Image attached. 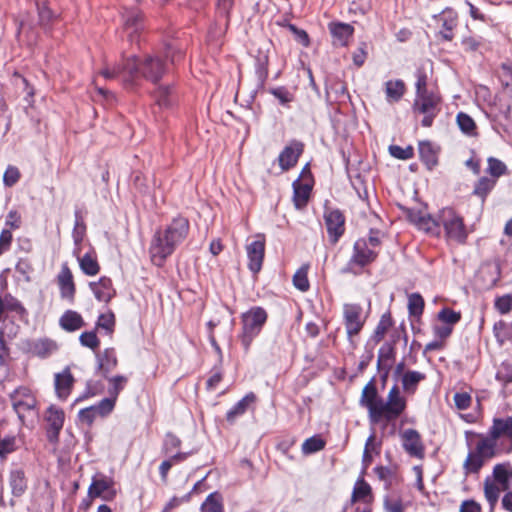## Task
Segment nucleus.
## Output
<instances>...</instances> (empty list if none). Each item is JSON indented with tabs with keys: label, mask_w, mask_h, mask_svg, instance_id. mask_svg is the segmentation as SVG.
Wrapping results in <instances>:
<instances>
[{
	"label": "nucleus",
	"mask_w": 512,
	"mask_h": 512,
	"mask_svg": "<svg viewBox=\"0 0 512 512\" xmlns=\"http://www.w3.org/2000/svg\"><path fill=\"white\" fill-rule=\"evenodd\" d=\"M404 214L410 223L429 236L440 237L441 227H443L447 240L459 244L466 242L468 232L464 224V219L451 207L441 209L438 212L437 218L432 217L423 210L411 208H405Z\"/></svg>",
	"instance_id": "f257e3e1"
},
{
	"label": "nucleus",
	"mask_w": 512,
	"mask_h": 512,
	"mask_svg": "<svg viewBox=\"0 0 512 512\" xmlns=\"http://www.w3.org/2000/svg\"><path fill=\"white\" fill-rule=\"evenodd\" d=\"M166 70L165 62L158 55H146L142 59L132 56L123 58L121 64L103 68L100 75L105 79L122 76L125 84H131L139 77L157 83L166 73Z\"/></svg>",
	"instance_id": "f03ea898"
},
{
	"label": "nucleus",
	"mask_w": 512,
	"mask_h": 512,
	"mask_svg": "<svg viewBox=\"0 0 512 512\" xmlns=\"http://www.w3.org/2000/svg\"><path fill=\"white\" fill-rule=\"evenodd\" d=\"M189 232V221L185 217H175L163 230L155 232L151 245V260L157 266H162L168 256L184 241Z\"/></svg>",
	"instance_id": "7ed1b4c3"
},
{
	"label": "nucleus",
	"mask_w": 512,
	"mask_h": 512,
	"mask_svg": "<svg viewBox=\"0 0 512 512\" xmlns=\"http://www.w3.org/2000/svg\"><path fill=\"white\" fill-rule=\"evenodd\" d=\"M466 435H473L478 438L473 451L469 452L464 462V469L466 473H478L484 465L485 461L493 458L499 451L497 442L492 439L491 435L487 433L478 434L467 432Z\"/></svg>",
	"instance_id": "20e7f679"
},
{
	"label": "nucleus",
	"mask_w": 512,
	"mask_h": 512,
	"mask_svg": "<svg viewBox=\"0 0 512 512\" xmlns=\"http://www.w3.org/2000/svg\"><path fill=\"white\" fill-rule=\"evenodd\" d=\"M407 401L401 394L397 385H394L388 392L386 399L382 397L378 401L377 408L371 418V422L378 423L385 421L387 423L398 419L406 410Z\"/></svg>",
	"instance_id": "39448f33"
},
{
	"label": "nucleus",
	"mask_w": 512,
	"mask_h": 512,
	"mask_svg": "<svg viewBox=\"0 0 512 512\" xmlns=\"http://www.w3.org/2000/svg\"><path fill=\"white\" fill-rule=\"evenodd\" d=\"M242 333L240 335L241 343L246 351L249 350L253 340L259 335L268 315L262 307H252L242 314Z\"/></svg>",
	"instance_id": "423d86ee"
},
{
	"label": "nucleus",
	"mask_w": 512,
	"mask_h": 512,
	"mask_svg": "<svg viewBox=\"0 0 512 512\" xmlns=\"http://www.w3.org/2000/svg\"><path fill=\"white\" fill-rule=\"evenodd\" d=\"M441 97L437 91L415 95L412 110L415 114H422L423 127H431L435 117L440 112Z\"/></svg>",
	"instance_id": "0eeeda50"
},
{
	"label": "nucleus",
	"mask_w": 512,
	"mask_h": 512,
	"mask_svg": "<svg viewBox=\"0 0 512 512\" xmlns=\"http://www.w3.org/2000/svg\"><path fill=\"white\" fill-rule=\"evenodd\" d=\"M488 433L497 442L500 452H512V416L493 418Z\"/></svg>",
	"instance_id": "6e6552de"
},
{
	"label": "nucleus",
	"mask_w": 512,
	"mask_h": 512,
	"mask_svg": "<svg viewBox=\"0 0 512 512\" xmlns=\"http://www.w3.org/2000/svg\"><path fill=\"white\" fill-rule=\"evenodd\" d=\"M88 494L104 501H113L117 495L114 479L103 473H96L92 477Z\"/></svg>",
	"instance_id": "1a4fd4ad"
},
{
	"label": "nucleus",
	"mask_w": 512,
	"mask_h": 512,
	"mask_svg": "<svg viewBox=\"0 0 512 512\" xmlns=\"http://www.w3.org/2000/svg\"><path fill=\"white\" fill-rule=\"evenodd\" d=\"M13 409L18 417L23 421L26 412L34 410L37 400L28 387L21 386L10 394Z\"/></svg>",
	"instance_id": "9d476101"
},
{
	"label": "nucleus",
	"mask_w": 512,
	"mask_h": 512,
	"mask_svg": "<svg viewBox=\"0 0 512 512\" xmlns=\"http://www.w3.org/2000/svg\"><path fill=\"white\" fill-rule=\"evenodd\" d=\"M362 307L358 304H345L343 308L344 324L349 341L353 342V337L358 335L364 326L365 320L362 319Z\"/></svg>",
	"instance_id": "9b49d317"
},
{
	"label": "nucleus",
	"mask_w": 512,
	"mask_h": 512,
	"mask_svg": "<svg viewBox=\"0 0 512 512\" xmlns=\"http://www.w3.org/2000/svg\"><path fill=\"white\" fill-rule=\"evenodd\" d=\"M404 451L413 458L424 459L425 445L420 433L412 428L405 429L400 433Z\"/></svg>",
	"instance_id": "f8f14e48"
},
{
	"label": "nucleus",
	"mask_w": 512,
	"mask_h": 512,
	"mask_svg": "<svg viewBox=\"0 0 512 512\" xmlns=\"http://www.w3.org/2000/svg\"><path fill=\"white\" fill-rule=\"evenodd\" d=\"M44 419L48 424L47 438L50 442H57L60 431L64 425V411L54 405L47 408Z\"/></svg>",
	"instance_id": "ddd939ff"
},
{
	"label": "nucleus",
	"mask_w": 512,
	"mask_h": 512,
	"mask_svg": "<svg viewBox=\"0 0 512 512\" xmlns=\"http://www.w3.org/2000/svg\"><path fill=\"white\" fill-rule=\"evenodd\" d=\"M248 256V268L253 274H257L263 264L265 255V239L263 236H258V239L252 241L246 246Z\"/></svg>",
	"instance_id": "4468645a"
},
{
	"label": "nucleus",
	"mask_w": 512,
	"mask_h": 512,
	"mask_svg": "<svg viewBox=\"0 0 512 512\" xmlns=\"http://www.w3.org/2000/svg\"><path fill=\"white\" fill-rule=\"evenodd\" d=\"M378 253L372 248L368 247L365 239H359L354 244L353 255L349 261V267L353 265L364 267L375 261Z\"/></svg>",
	"instance_id": "2eb2a0df"
},
{
	"label": "nucleus",
	"mask_w": 512,
	"mask_h": 512,
	"mask_svg": "<svg viewBox=\"0 0 512 512\" xmlns=\"http://www.w3.org/2000/svg\"><path fill=\"white\" fill-rule=\"evenodd\" d=\"M57 284L60 290V296L69 304L75 301L76 286L70 268L64 264L57 275Z\"/></svg>",
	"instance_id": "dca6fc26"
},
{
	"label": "nucleus",
	"mask_w": 512,
	"mask_h": 512,
	"mask_svg": "<svg viewBox=\"0 0 512 512\" xmlns=\"http://www.w3.org/2000/svg\"><path fill=\"white\" fill-rule=\"evenodd\" d=\"M324 218L331 242L336 243L344 233L345 218L339 210L327 211Z\"/></svg>",
	"instance_id": "f3484780"
},
{
	"label": "nucleus",
	"mask_w": 512,
	"mask_h": 512,
	"mask_svg": "<svg viewBox=\"0 0 512 512\" xmlns=\"http://www.w3.org/2000/svg\"><path fill=\"white\" fill-rule=\"evenodd\" d=\"M144 30L143 14L140 11H128L124 15V31L131 42L138 41Z\"/></svg>",
	"instance_id": "a211bd4d"
},
{
	"label": "nucleus",
	"mask_w": 512,
	"mask_h": 512,
	"mask_svg": "<svg viewBox=\"0 0 512 512\" xmlns=\"http://www.w3.org/2000/svg\"><path fill=\"white\" fill-rule=\"evenodd\" d=\"M59 346L49 338L33 339L27 342V350L33 356L45 359L56 353Z\"/></svg>",
	"instance_id": "6ab92c4d"
},
{
	"label": "nucleus",
	"mask_w": 512,
	"mask_h": 512,
	"mask_svg": "<svg viewBox=\"0 0 512 512\" xmlns=\"http://www.w3.org/2000/svg\"><path fill=\"white\" fill-rule=\"evenodd\" d=\"M303 152V144L293 141L287 145L278 157L279 165L283 171H287L296 165Z\"/></svg>",
	"instance_id": "aec40b11"
},
{
	"label": "nucleus",
	"mask_w": 512,
	"mask_h": 512,
	"mask_svg": "<svg viewBox=\"0 0 512 512\" xmlns=\"http://www.w3.org/2000/svg\"><path fill=\"white\" fill-rule=\"evenodd\" d=\"M271 43L264 41L255 56V73L260 85H264L268 77L269 52Z\"/></svg>",
	"instance_id": "412c9836"
},
{
	"label": "nucleus",
	"mask_w": 512,
	"mask_h": 512,
	"mask_svg": "<svg viewBox=\"0 0 512 512\" xmlns=\"http://www.w3.org/2000/svg\"><path fill=\"white\" fill-rule=\"evenodd\" d=\"M74 384V377L68 367L61 373L55 374L54 386L59 399L66 400L71 393Z\"/></svg>",
	"instance_id": "4be33fe9"
},
{
	"label": "nucleus",
	"mask_w": 512,
	"mask_h": 512,
	"mask_svg": "<svg viewBox=\"0 0 512 512\" xmlns=\"http://www.w3.org/2000/svg\"><path fill=\"white\" fill-rule=\"evenodd\" d=\"M329 31L335 45L346 46L353 36L354 27L347 23L331 22L329 24Z\"/></svg>",
	"instance_id": "5701e85b"
},
{
	"label": "nucleus",
	"mask_w": 512,
	"mask_h": 512,
	"mask_svg": "<svg viewBox=\"0 0 512 512\" xmlns=\"http://www.w3.org/2000/svg\"><path fill=\"white\" fill-rule=\"evenodd\" d=\"M89 286L100 302L108 303L115 295L112 281L108 277H101L98 282H90Z\"/></svg>",
	"instance_id": "b1692460"
},
{
	"label": "nucleus",
	"mask_w": 512,
	"mask_h": 512,
	"mask_svg": "<svg viewBox=\"0 0 512 512\" xmlns=\"http://www.w3.org/2000/svg\"><path fill=\"white\" fill-rule=\"evenodd\" d=\"M380 398L381 397L378 395L376 386L373 384V382L370 381L367 383L362 390L360 404L367 408L370 419L372 418L377 408Z\"/></svg>",
	"instance_id": "393cba45"
},
{
	"label": "nucleus",
	"mask_w": 512,
	"mask_h": 512,
	"mask_svg": "<svg viewBox=\"0 0 512 512\" xmlns=\"http://www.w3.org/2000/svg\"><path fill=\"white\" fill-rule=\"evenodd\" d=\"M60 327L67 332H74L85 326L83 317L74 310H67L59 319Z\"/></svg>",
	"instance_id": "a878e982"
},
{
	"label": "nucleus",
	"mask_w": 512,
	"mask_h": 512,
	"mask_svg": "<svg viewBox=\"0 0 512 512\" xmlns=\"http://www.w3.org/2000/svg\"><path fill=\"white\" fill-rule=\"evenodd\" d=\"M256 400L254 393L250 392L245 395L240 401H238L226 414V420L230 424H234L236 419L242 416L249 406Z\"/></svg>",
	"instance_id": "bb28decb"
},
{
	"label": "nucleus",
	"mask_w": 512,
	"mask_h": 512,
	"mask_svg": "<svg viewBox=\"0 0 512 512\" xmlns=\"http://www.w3.org/2000/svg\"><path fill=\"white\" fill-rule=\"evenodd\" d=\"M9 485L11 487L12 495L21 497L27 490V479L22 469H13L9 475Z\"/></svg>",
	"instance_id": "cd10ccee"
},
{
	"label": "nucleus",
	"mask_w": 512,
	"mask_h": 512,
	"mask_svg": "<svg viewBox=\"0 0 512 512\" xmlns=\"http://www.w3.org/2000/svg\"><path fill=\"white\" fill-rule=\"evenodd\" d=\"M156 103L161 108L171 107L176 102V93L172 85H161L154 92Z\"/></svg>",
	"instance_id": "c85d7f7f"
},
{
	"label": "nucleus",
	"mask_w": 512,
	"mask_h": 512,
	"mask_svg": "<svg viewBox=\"0 0 512 512\" xmlns=\"http://www.w3.org/2000/svg\"><path fill=\"white\" fill-rule=\"evenodd\" d=\"M293 201L296 208L301 209L307 205L310 197L312 186L308 183H303L299 179L293 183Z\"/></svg>",
	"instance_id": "c756f323"
},
{
	"label": "nucleus",
	"mask_w": 512,
	"mask_h": 512,
	"mask_svg": "<svg viewBox=\"0 0 512 512\" xmlns=\"http://www.w3.org/2000/svg\"><path fill=\"white\" fill-rule=\"evenodd\" d=\"M363 501L365 504L373 502V495L371 486L363 479L357 481L351 496V503Z\"/></svg>",
	"instance_id": "7c9ffc66"
},
{
	"label": "nucleus",
	"mask_w": 512,
	"mask_h": 512,
	"mask_svg": "<svg viewBox=\"0 0 512 512\" xmlns=\"http://www.w3.org/2000/svg\"><path fill=\"white\" fill-rule=\"evenodd\" d=\"M439 21L442 23L440 34L443 39L450 41L453 39V30L457 26V16L452 11L443 12L440 15Z\"/></svg>",
	"instance_id": "2f4dec72"
},
{
	"label": "nucleus",
	"mask_w": 512,
	"mask_h": 512,
	"mask_svg": "<svg viewBox=\"0 0 512 512\" xmlns=\"http://www.w3.org/2000/svg\"><path fill=\"white\" fill-rule=\"evenodd\" d=\"M426 379V375L419 371H407L402 376V386L406 393L413 394L418 384Z\"/></svg>",
	"instance_id": "473e14b6"
},
{
	"label": "nucleus",
	"mask_w": 512,
	"mask_h": 512,
	"mask_svg": "<svg viewBox=\"0 0 512 512\" xmlns=\"http://www.w3.org/2000/svg\"><path fill=\"white\" fill-rule=\"evenodd\" d=\"M406 90L402 80H389L385 83V93L389 102H398Z\"/></svg>",
	"instance_id": "72a5a7b5"
},
{
	"label": "nucleus",
	"mask_w": 512,
	"mask_h": 512,
	"mask_svg": "<svg viewBox=\"0 0 512 512\" xmlns=\"http://www.w3.org/2000/svg\"><path fill=\"white\" fill-rule=\"evenodd\" d=\"M38 13V24L46 28L56 18L55 12L51 10L46 0H38L35 3Z\"/></svg>",
	"instance_id": "f704fd0d"
},
{
	"label": "nucleus",
	"mask_w": 512,
	"mask_h": 512,
	"mask_svg": "<svg viewBox=\"0 0 512 512\" xmlns=\"http://www.w3.org/2000/svg\"><path fill=\"white\" fill-rule=\"evenodd\" d=\"M493 476L496 484L506 490L512 476V469L509 464H497L493 469Z\"/></svg>",
	"instance_id": "c9c22d12"
},
{
	"label": "nucleus",
	"mask_w": 512,
	"mask_h": 512,
	"mask_svg": "<svg viewBox=\"0 0 512 512\" xmlns=\"http://www.w3.org/2000/svg\"><path fill=\"white\" fill-rule=\"evenodd\" d=\"M419 155L428 169H432L437 164V154L430 142H420Z\"/></svg>",
	"instance_id": "e433bc0d"
},
{
	"label": "nucleus",
	"mask_w": 512,
	"mask_h": 512,
	"mask_svg": "<svg viewBox=\"0 0 512 512\" xmlns=\"http://www.w3.org/2000/svg\"><path fill=\"white\" fill-rule=\"evenodd\" d=\"M392 325L393 320L391 314L389 312L384 313L381 316L380 321L378 322L375 328L374 334L372 336L373 341L375 343L381 342L384 339L387 331L392 327Z\"/></svg>",
	"instance_id": "4c0bfd02"
},
{
	"label": "nucleus",
	"mask_w": 512,
	"mask_h": 512,
	"mask_svg": "<svg viewBox=\"0 0 512 512\" xmlns=\"http://www.w3.org/2000/svg\"><path fill=\"white\" fill-rule=\"evenodd\" d=\"M80 268L84 274L88 276H95L100 271V266L95 256L86 253L79 259Z\"/></svg>",
	"instance_id": "58836bf2"
},
{
	"label": "nucleus",
	"mask_w": 512,
	"mask_h": 512,
	"mask_svg": "<svg viewBox=\"0 0 512 512\" xmlns=\"http://www.w3.org/2000/svg\"><path fill=\"white\" fill-rule=\"evenodd\" d=\"M310 266L309 264H303L294 274L293 276V284L294 286L302 291L306 292L310 288L309 280H308V270Z\"/></svg>",
	"instance_id": "ea45409f"
},
{
	"label": "nucleus",
	"mask_w": 512,
	"mask_h": 512,
	"mask_svg": "<svg viewBox=\"0 0 512 512\" xmlns=\"http://www.w3.org/2000/svg\"><path fill=\"white\" fill-rule=\"evenodd\" d=\"M456 120H457V124H458L460 130L463 133H465V134H467L469 136H476L477 135L476 123L473 120V118L470 117L468 114H466L464 112H460V113L457 114Z\"/></svg>",
	"instance_id": "a19ab883"
},
{
	"label": "nucleus",
	"mask_w": 512,
	"mask_h": 512,
	"mask_svg": "<svg viewBox=\"0 0 512 512\" xmlns=\"http://www.w3.org/2000/svg\"><path fill=\"white\" fill-rule=\"evenodd\" d=\"M501 490H503L501 486H498L495 482H491L488 479L484 482V495L491 510L497 504Z\"/></svg>",
	"instance_id": "79ce46f5"
},
{
	"label": "nucleus",
	"mask_w": 512,
	"mask_h": 512,
	"mask_svg": "<svg viewBox=\"0 0 512 512\" xmlns=\"http://www.w3.org/2000/svg\"><path fill=\"white\" fill-rule=\"evenodd\" d=\"M202 512H224L222 497L218 493L210 494L201 505Z\"/></svg>",
	"instance_id": "37998d69"
},
{
	"label": "nucleus",
	"mask_w": 512,
	"mask_h": 512,
	"mask_svg": "<svg viewBox=\"0 0 512 512\" xmlns=\"http://www.w3.org/2000/svg\"><path fill=\"white\" fill-rule=\"evenodd\" d=\"M19 448L16 436L9 435L0 439V458L5 459L7 455L15 452Z\"/></svg>",
	"instance_id": "c03bdc74"
},
{
	"label": "nucleus",
	"mask_w": 512,
	"mask_h": 512,
	"mask_svg": "<svg viewBox=\"0 0 512 512\" xmlns=\"http://www.w3.org/2000/svg\"><path fill=\"white\" fill-rule=\"evenodd\" d=\"M325 447V441L320 436H312L302 444V452L309 455L322 450Z\"/></svg>",
	"instance_id": "a18cd8bd"
},
{
	"label": "nucleus",
	"mask_w": 512,
	"mask_h": 512,
	"mask_svg": "<svg viewBox=\"0 0 512 512\" xmlns=\"http://www.w3.org/2000/svg\"><path fill=\"white\" fill-rule=\"evenodd\" d=\"M408 310L412 316H420L424 310V299L419 293H412L408 298Z\"/></svg>",
	"instance_id": "49530a36"
},
{
	"label": "nucleus",
	"mask_w": 512,
	"mask_h": 512,
	"mask_svg": "<svg viewBox=\"0 0 512 512\" xmlns=\"http://www.w3.org/2000/svg\"><path fill=\"white\" fill-rule=\"evenodd\" d=\"M495 184V179L482 177L478 180V182L475 185L474 194L484 199L487 196V194L493 189Z\"/></svg>",
	"instance_id": "de8ad7c7"
},
{
	"label": "nucleus",
	"mask_w": 512,
	"mask_h": 512,
	"mask_svg": "<svg viewBox=\"0 0 512 512\" xmlns=\"http://www.w3.org/2000/svg\"><path fill=\"white\" fill-rule=\"evenodd\" d=\"M437 317L441 323L454 326L461 320V313L450 308H443L438 312Z\"/></svg>",
	"instance_id": "09e8293b"
},
{
	"label": "nucleus",
	"mask_w": 512,
	"mask_h": 512,
	"mask_svg": "<svg viewBox=\"0 0 512 512\" xmlns=\"http://www.w3.org/2000/svg\"><path fill=\"white\" fill-rule=\"evenodd\" d=\"M79 341L82 346L87 347L95 351L100 346V340L96 335L95 331H86L83 332L80 337Z\"/></svg>",
	"instance_id": "8fccbe9b"
},
{
	"label": "nucleus",
	"mask_w": 512,
	"mask_h": 512,
	"mask_svg": "<svg viewBox=\"0 0 512 512\" xmlns=\"http://www.w3.org/2000/svg\"><path fill=\"white\" fill-rule=\"evenodd\" d=\"M416 95L434 91L428 88V76L423 68H418L416 71Z\"/></svg>",
	"instance_id": "3c124183"
},
{
	"label": "nucleus",
	"mask_w": 512,
	"mask_h": 512,
	"mask_svg": "<svg viewBox=\"0 0 512 512\" xmlns=\"http://www.w3.org/2000/svg\"><path fill=\"white\" fill-rule=\"evenodd\" d=\"M389 153L400 160H408L414 156V149L412 146L402 148L398 145H391L389 147Z\"/></svg>",
	"instance_id": "603ef678"
},
{
	"label": "nucleus",
	"mask_w": 512,
	"mask_h": 512,
	"mask_svg": "<svg viewBox=\"0 0 512 512\" xmlns=\"http://www.w3.org/2000/svg\"><path fill=\"white\" fill-rule=\"evenodd\" d=\"M115 401H116V399H114L113 397L104 398L97 405H94L93 407L96 410L97 415L104 417L112 412V410L115 406Z\"/></svg>",
	"instance_id": "864d4df0"
},
{
	"label": "nucleus",
	"mask_w": 512,
	"mask_h": 512,
	"mask_svg": "<svg viewBox=\"0 0 512 512\" xmlns=\"http://www.w3.org/2000/svg\"><path fill=\"white\" fill-rule=\"evenodd\" d=\"M97 328L106 330L112 333L115 326V316L112 312L101 314L97 320Z\"/></svg>",
	"instance_id": "5fc2aeb1"
},
{
	"label": "nucleus",
	"mask_w": 512,
	"mask_h": 512,
	"mask_svg": "<svg viewBox=\"0 0 512 512\" xmlns=\"http://www.w3.org/2000/svg\"><path fill=\"white\" fill-rule=\"evenodd\" d=\"M506 170V165L502 161L493 157L488 159V172L491 176L495 178L500 177L505 174Z\"/></svg>",
	"instance_id": "6e6d98bb"
},
{
	"label": "nucleus",
	"mask_w": 512,
	"mask_h": 512,
	"mask_svg": "<svg viewBox=\"0 0 512 512\" xmlns=\"http://www.w3.org/2000/svg\"><path fill=\"white\" fill-rule=\"evenodd\" d=\"M111 387L109 388V394L114 399L117 398L120 391L123 390L125 384L127 383V378L121 375L112 377L110 380Z\"/></svg>",
	"instance_id": "4d7b16f0"
},
{
	"label": "nucleus",
	"mask_w": 512,
	"mask_h": 512,
	"mask_svg": "<svg viewBox=\"0 0 512 512\" xmlns=\"http://www.w3.org/2000/svg\"><path fill=\"white\" fill-rule=\"evenodd\" d=\"M19 179V169L15 166H8L3 176V182L5 186L12 187L19 181Z\"/></svg>",
	"instance_id": "13d9d810"
},
{
	"label": "nucleus",
	"mask_w": 512,
	"mask_h": 512,
	"mask_svg": "<svg viewBox=\"0 0 512 512\" xmlns=\"http://www.w3.org/2000/svg\"><path fill=\"white\" fill-rule=\"evenodd\" d=\"M395 358V347L392 343L383 344L378 351V363L392 361Z\"/></svg>",
	"instance_id": "bf43d9fd"
},
{
	"label": "nucleus",
	"mask_w": 512,
	"mask_h": 512,
	"mask_svg": "<svg viewBox=\"0 0 512 512\" xmlns=\"http://www.w3.org/2000/svg\"><path fill=\"white\" fill-rule=\"evenodd\" d=\"M15 270L21 274L26 281H30V275L33 272V266L27 258H21L18 260Z\"/></svg>",
	"instance_id": "052dcab7"
},
{
	"label": "nucleus",
	"mask_w": 512,
	"mask_h": 512,
	"mask_svg": "<svg viewBox=\"0 0 512 512\" xmlns=\"http://www.w3.org/2000/svg\"><path fill=\"white\" fill-rule=\"evenodd\" d=\"M454 403L457 409L466 410L471 406L472 398L467 392H457L454 395Z\"/></svg>",
	"instance_id": "680f3d73"
},
{
	"label": "nucleus",
	"mask_w": 512,
	"mask_h": 512,
	"mask_svg": "<svg viewBox=\"0 0 512 512\" xmlns=\"http://www.w3.org/2000/svg\"><path fill=\"white\" fill-rule=\"evenodd\" d=\"M498 77L504 87L510 86L512 83V67L507 63H503L498 71Z\"/></svg>",
	"instance_id": "e2e57ef3"
},
{
	"label": "nucleus",
	"mask_w": 512,
	"mask_h": 512,
	"mask_svg": "<svg viewBox=\"0 0 512 512\" xmlns=\"http://www.w3.org/2000/svg\"><path fill=\"white\" fill-rule=\"evenodd\" d=\"M181 440L173 433L169 432L165 435L163 450L165 453H171L175 449L179 448Z\"/></svg>",
	"instance_id": "0e129e2a"
},
{
	"label": "nucleus",
	"mask_w": 512,
	"mask_h": 512,
	"mask_svg": "<svg viewBox=\"0 0 512 512\" xmlns=\"http://www.w3.org/2000/svg\"><path fill=\"white\" fill-rule=\"evenodd\" d=\"M495 308L501 314L509 313L512 309V296L504 295V296L498 297L495 301Z\"/></svg>",
	"instance_id": "69168bd1"
},
{
	"label": "nucleus",
	"mask_w": 512,
	"mask_h": 512,
	"mask_svg": "<svg viewBox=\"0 0 512 512\" xmlns=\"http://www.w3.org/2000/svg\"><path fill=\"white\" fill-rule=\"evenodd\" d=\"M96 410L93 406H90L85 409H81L78 413V418L81 423H84L88 426H91L94 422L95 418L97 417Z\"/></svg>",
	"instance_id": "338daca9"
},
{
	"label": "nucleus",
	"mask_w": 512,
	"mask_h": 512,
	"mask_svg": "<svg viewBox=\"0 0 512 512\" xmlns=\"http://www.w3.org/2000/svg\"><path fill=\"white\" fill-rule=\"evenodd\" d=\"M459 512H482V506L473 499H467L460 504Z\"/></svg>",
	"instance_id": "774afa93"
}]
</instances>
